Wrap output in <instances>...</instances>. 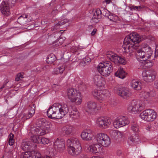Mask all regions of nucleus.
Returning a JSON list of instances; mask_svg holds the SVG:
<instances>
[{"label": "nucleus", "instance_id": "obj_57", "mask_svg": "<svg viewBox=\"0 0 158 158\" xmlns=\"http://www.w3.org/2000/svg\"><path fill=\"white\" fill-rule=\"evenodd\" d=\"M91 158H103L102 157H101L99 156H93Z\"/></svg>", "mask_w": 158, "mask_h": 158}, {"label": "nucleus", "instance_id": "obj_54", "mask_svg": "<svg viewBox=\"0 0 158 158\" xmlns=\"http://www.w3.org/2000/svg\"><path fill=\"white\" fill-rule=\"evenodd\" d=\"M86 158V156L83 154H81L80 157V158Z\"/></svg>", "mask_w": 158, "mask_h": 158}, {"label": "nucleus", "instance_id": "obj_9", "mask_svg": "<svg viewBox=\"0 0 158 158\" xmlns=\"http://www.w3.org/2000/svg\"><path fill=\"white\" fill-rule=\"evenodd\" d=\"M156 113L152 109H147L143 111L140 114V117L143 120L148 122H152L156 118Z\"/></svg>", "mask_w": 158, "mask_h": 158}, {"label": "nucleus", "instance_id": "obj_49", "mask_svg": "<svg viewBox=\"0 0 158 158\" xmlns=\"http://www.w3.org/2000/svg\"><path fill=\"white\" fill-rule=\"evenodd\" d=\"M9 82V81L7 80L6 81L5 83L0 88V92H1L3 89L6 86L7 83Z\"/></svg>", "mask_w": 158, "mask_h": 158}, {"label": "nucleus", "instance_id": "obj_35", "mask_svg": "<svg viewBox=\"0 0 158 158\" xmlns=\"http://www.w3.org/2000/svg\"><path fill=\"white\" fill-rule=\"evenodd\" d=\"M107 17L110 21L113 22L116 21L118 19V17L115 15H110Z\"/></svg>", "mask_w": 158, "mask_h": 158}, {"label": "nucleus", "instance_id": "obj_14", "mask_svg": "<svg viewBox=\"0 0 158 158\" xmlns=\"http://www.w3.org/2000/svg\"><path fill=\"white\" fill-rule=\"evenodd\" d=\"M129 123V121L127 117L120 116L114 120L113 125L115 128H118L128 125Z\"/></svg>", "mask_w": 158, "mask_h": 158}, {"label": "nucleus", "instance_id": "obj_41", "mask_svg": "<svg viewBox=\"0 0 158 158\" xmlns=\"http://www.w3.org/2000/svg\"><path fill=\"white\" fill-rule=\"evenodd\" d=\"M65 67L64 65H62L60 67L57 68L56 69V71L58 72V73H63V72L65 70Z\"/></svg>", "mask_w": 158, "mask_h": 158}, {"label": "nucleus", "instance_id": "obj_17", "mask_svg": "<svg viewBox=\"0 0 158 158\" xmlns=\"http://www.w3.org/2000/svg\"><path fill=\"white\" fill-rule=\"evenodd\" d=\"M55 149L57 151L62 152L65 149V142L62 139L57 138L54 141L53 145Z\"/></svg>", "mask_w": 158, "mask_h": 158}, {"label": "nucleus", "instance_id": "obj_33", "mask_svg": "<svg viewBox=\"0 0 158 158\" xmlns=\"http://www.w3.org/2000/svg\"><path fill=\"white\" fill-rule=\"evenodd\" d=\"M142 98L144 100L143 101L145 102V103L150 100V95L149 92H144L142 93Z\"/></svg>", "mask_w": 158, "mask_h": 158}, {"label": "nucleus", "instance_id": "obj_43", "mask_svg": "<svg viewBox=\"0 0 158 158\" xmlns=\"http://www.w3.org/2000/svg\"><path fill=\"white\" fill-rule=\"evenodd\" d=\"M143 7L141 6H132L130 7V10H139L142 9Z\"/></svg>", "mask_w": 158, "mask_h": 158}, {"label": "nucleus", "instance_id": "obj_19", "mask_svg": "<svg viewBox=\"0 0 158 158\" xmlns=\"http://www.w3.org/2000/svg\"><path fill=\"white\" fill-rule=\"evenodd\" d=\"M94 132L90 129L83 131L81 134V136L82 139L84 141L91 140L94 138Z\"/></svg>", "mask_w": 158, "mask_h": 158}, {"label": "nucleus", "instance_id": "obj_48", "mask_svg": "<svg viewBox=\"0 0 158 158\" xmlns=\"http://www.w3.org/2000/svg\"><path fill=\"white\" fill-rule=\"evenodd\" d=\"M29 108H30L29 112L30 113H31L32 114H34L35 113V110L34 109V107H32V106L31 107L29 106Z\"/></svg>", "mask_w": 158, "mask_h": 158}, {"label": "nucleus", "instance_id": "obj_44", "mask_svg": "<svg viewBox=\"0 0 158 158\" xmlns=\"http://www.w3.org/2000/svg\"><path fill=\"white\" fill-rule=\"evenodd\" d=\"M68 22L69 20L67 19H64L59 22L57 23H59V26L60 27V26L64 25V24Z\"/></svg>", "mask_w": 158, "mask_h": 158}, {"label": "nucleus", "instance_id": "obj_27", "mask_svg": "<svg viewBox=\"0 0 158 158\" xmlns=\"http://www.w3.org/2000/svg\"><path fill=\"white\" fill-rule=\"evenodd\" d=\"M115 75L119 78L123 79L126 77V73L123 68H120L115 73Z\"/></svg>", "mask_w": 158, "mask_h": 158}, {"label": "nucleus", "instance_id": "obj_2", "mask_svg": "<svg viewBox=\"0 0 158 158\" xmlns=\"http://www.w3.org/2000/svg\"><path fill=\"white\" fill-rule=\"evenodd\" d=\"M140 40V36L137 33H131L125 38L123 48L124 51L131 53L137 49Z\"/></svg>", "mask_w": 158, "mask_h": 158}, {"label": "nucleus", "instance_id": "obj_3", "mask_svg": "<svg viewBox=\"0 0 158 158\" xmlns=\"http://www.w3.org/2000/svg\"><path fill=\"white\" fill-rule=\"evenodd\" d=\"M68 152L73 156H77L81 152L82 147L79 140L77 138H72L66 141Z\"/></svg>", "mask_w": 158, "mask_h": 158}, {"label": "nucleus", "instance_id": "obj_32", "mask_svg": "<svg viewBox=\"0 0 158 158\" xmlns=\"http://www.w3.org/2000/svg\"><path fill=\"white\" fill-rule=\"evenodd\" d=\"M27 152H30L31 156H32V158H42L44 157H42L40 153L38 152H35L34 151Z\"/></svg>", "mask_w": 158, "mask_h": 158}, {"label": "nucleus", "instance_id": "obj_47", "mask_svg": "<svg viewBox=\"0 0 158 158\" xmlns=\"http://www.w3.org/2000/svg\"><path fill=\"white\" fill-rule=\"evenodd\" d=\"M91 60V59L88 57H85V58H84L83 60V61L84 62L85 64L86 63H88Z\"/></svg>", "mask_w": 158, "mask_h": 158}, {"label": "nucleus", "instance_id": "obj_53", "mask_svg": "<svg viewBox=\"0 0 158 158\" xmlns=\"http://www.w3.org/2000/svg\"><path fill=\"white\" fill-rule=\"evenodd\" d=\"M154 86L155 88L158 89V81H156L154 83Z\"/></svg>", "mask_w": 158, "mask_h": 158}, {"label": "nucleus", "instance_id": "obj_7", "mask_svg": "<svg viewBox=\"0 0 158 158\" xmlns=\"http://www.w3.org/2000/svg\"><path fill=\"white\" fill-rule=\"evenodd\" d=\"M145 102L143 101L133 100L127 107V110L130 112L137 114L140 112L143 109Z\"/></svg>", "mask_w": 158, "mask_h": 158}, {"label": "nucleus", "instance_id": "obj_34", "mask_svg": "<svg viewBox=\"0 0 158 158\" xmlns=\"http://www.w3.org/2000/svg\"><path fill=\"white\" fill-rule=\"evenodd\" d=\"M14 135L13 134L10 133L9 137V144L10 146L12 145L14 143L15 140L14 139Z\"/></svg>", "mask_w": 158, "mask_h": 158}, {"label": "nucleus", "instance_id": "obj_16", "mask_svg": "<svg viewBox=\"0 0 158 158\" xmlns=\"http://www.w3.org/2000/svg\"><path fill=\"white\" fill-rule=\"evenodd\" d=\"M92 94L96 99L102 100L110 97V94L107 90H95L92 92Z\"/></svg>", "mask_w": 158, "mask_h": 158}, {"label": "nucleus", "instance_id": "obj_26", "mask_svg": "<svg viewBox=\"0 0 158 158\" xmlns=\"http://www.w3.org/2000/svg\"><path fill=\"white\" fill-rule=\"evenodd\" d=\"M28 15L25 14L22 15L20 16L17 20V22L21 25H23L27 23Z\"/></svg>", "mask_w": 158, "mask_h": 158}, {"label": "nucleus", "instance_id": "obj_28", "mask_svg": "<svg viewBox=\"0 0 158 158\" xmlns=\"http://www.w3.org/2000/svg\"><path fill=\"white\" fill-rule=\"evenodd\" d=\"M56 57L53 54L48 55L46 61L48 64H50L53 63L56 60Z\"/></svg>", "mask_w": 158, "mask_h": 158}, {"label": "nucleus", "instance_id": "obj_59", "mask_svg": "<svg viewBox=\"0 0 158 158\" xmlns=\"http://www.w3.org/2000/svg\"><path fill=\"white\" fill-rule=\"evenodd\" d=\"M51 158V157L48 156H47L45 157H44V158Z\"/></svg>", "mask_w": 158, "mask_h": 158}, {"label": "nucleus", "instance_id": "obj_10", "mask_svg": "<svg viewBox=\"0 0 158 158\" xmlns=\"http://www.w3.org/2000/svg\"><path fill=\"white\" fill-rule=\"evenodd\" d=\"M96 140L99 144L104 147H108L110 144V139L106 134L99 133L96 136Z\"/></svg>", "mask_w": 158, "mask_h": 158}, {"label": "nucleus", "instance_id": "obj_4", "mask_svg": "<svg viewBox=\"0 0 158 158\" xmlns=\"http://www.w3.org/2000/svg\"><path fill=\"white\" fill-rule=\"evenodd\" d=\"M152 54L151 48L147 44H142V48L138 49L136 53V58L138 60L143 59L146 66H151L152 63L147 60L150 58Z\"/></svg>", "mask_w": 158, "mask_h": 158}, {"label": "nucleus", "instance_id": "obj_22", "mask_svg": "<svg viewBox=\"0 0 158 158\" xmlns=\"http://www.w3.org/2000/svg\"><path fill=\"white\" fill-rule=\"evenodd\" d=\"M130 85L131 88L135 90H139L142 88L141 82L135 80H132Z\"/></svg>", "mask_w": 158, "mask_h": 158}, {"label": "nucleus", "instance_id": "obj_38", "mask_svg": "<svg viewBox=\"0 0 158 158\" xmlns=\"http://www.w3.org/2000/svg\"><path fill=\"white\" fill-rule=\"evenodd\" d=\"M30 152H25L22 153L21 157V158H32V156H31V153Z\"/></svg>", "mask_w": 158, "mask_h": 158}, {"label": "nucleus", "instance_id": "obj_39", "mask_svg": "<svg viewBox=\"0 0 158 158\" xmlns=\"http://www.w3.org/2000/svg\"><path fill=\"white\" fill-rule=\"evenodd\" d=\"M99 17H97V16H95V15L94 14L91 22L92 23L94 24L97 23L99 21Z\"/></svg>", "mask_w": 158, "mask_h": 158}, {"label": "nucleus", "instance_id": "obj_31", "mask_svg": "<svg viewBox=\"0 0 158 158\" xmlns=\"http://www.w3.org/2000/svg\"><path fill=\"white\" fill-rule=\"evenodd\" d=\"M131 128L132 131L136 133H138L139 131V126L137 123L135 122H133L132 123Z\"/></svg>", "mask_w": 158, "mask_h": 158}, {"label": "nucleus", "instance_id": "obj_18", "mask_svg": "<svg viewBox=\"0 0 158 158\" xmlns=\"http://www.w3.org/2000/svg\"><path fill=\"white\" fill-rule=\"evenodd\" d=\"M101 108V107L98 106L96 102L89 101L87 103L86 111L91 113L99 110Z\"/></svg>", "mask_w": 158, "mask_h": 158}, {"label": "nucleus", "instance_id": "obj_40", "mask_svg": "<svg viewBox=\"0 0 158 158\" xmlns=\"http://www.w3.org/2000/svg\"><path fill=\"white\" fill-rule=\"evenodd\" d=\"M118 131L111 130L110 131L109 133L112 137L115 139L116 136Z\"/></svg>", "mask_w": 158, "mask_h": 158}, {"label": "nucleus", "instance_id": "obj_23", "mask_svg": "<svg viewBox=\"0 0 158 158\" xmlns=\"http://www.w3.org/2000/svg\"><path fill=\"white\" fill-rule=\"evenodd\" d=\"M21 147L22 149L27 152L30 151L28 150H31L32 148V144L29 141H23L22 143Z\"/></svg>", "mask_w": 158, "mask_h": 158}, {"label": "nucleus", "instance_id": "obj_42", "mask_svg": "<svg viewBox=\"0 0 158 158\" xmlns=\"http://www.w3.org/2000/svg\"><path fill=\"white\" fill-rule=\"evenodd\" d=\"M102 14V12L101 10L99 9H97L95 12L94 13V14L95 16H97V17H99L100 18V15Z\"/></svg>", "mask_w": 158, "mask_h": 158}, {"label": "nucleus", "instance_id": "obj_56", "mask_svg": "<svg viewBox=\"0 0 158 158\" xmlns=\"http://www.w3.org/2000/svg\"><path fill=\"white\" fill-rule=\"evenodd\" d=\"M57 12V10H53L52 11V14H54L55 13H56Z\"/></svg>", "mask_w": 158, "mask_h": 158}, {"label": "nucleus", "instance_id": "obj_24", "mask_svg": "<svg viewBox=\"0 0 158 158\" xmlns=\"http://www.w3.org/2000/svg\"><path fill=\"white\" fill-rule=\"evenodd\" d=\"M139 141V138L136 135H131L128 137L127 143L129 145L133 146Z\"/></svg>", "mask_w": 158, "mask_h": 158}, {"label": "nucleus", "instance_id": "obj_1", "mask_svg": "<svg viewBox=\"0 0 158 158\" xmlns=\"http://www.w3.org/2000/svg\"><path fill=\"white\" fill-rule=\"evenodd\" d=\"M69 111L67 105L64 103H56L49 107L47 114L48 118L55 119H61Z\"/></svg>", "mask_w": 158, "mask_h": 158}, {"label": "nucleus", "instance_id": "obj_8", "mask_svg": "<svg viewBox=\"0 0 158 158\" xmlns=\"http://www.w3.org/2000/svg\"><path fill=\"white\" fill-rule=\"evenodd\" d=\"M99 73L104 76H109L113 70L112 64L110 61H105L100 63L97 67Z\"/></svg>", "mask_w": 158, "mask_h": 158}, {"label": "nucleus", "instance_id": "obj_13", "mask_svg": "<svg viewBox=\"0 0 158 158\" xmlns=\"http://www.w3.org/2000/svg\"><path fill=\"white\" fill-rule=\"evenodd\" d=\"M142 75L143 79L145 81L151 83L155 79L156 73L154 70H148L143 71Z\"/></svg>", "mask_w": 158, "mask_h": 158}, {"label": "nucleus", "instance_id": "obj_45", "mask_svg": "<svg viewBox=\"0 0 158 158\" xmlns=\"http://www.w3.org/2000/svg\"><path fill=\"white\" fill-rule=\"evenodd\" d=\"M60 28L59 26V23L55 24L52 27L51 30L52 31H54Z\"/></svg>", "mask_w": 158, "mask_h": 158}, {"label": "nucleus", "instance_id": "obj_58", "mask_svg": "<svg viewBox=\"0 0 158 158\" xmlns=\"http://www.w3.org/2000/svg\"><path fill=\"white\" fill-rule=\"evenodd\" d=\"M156 52H158V45L156 47Z\"/></svg>", "mask_w": 158, "mask_h": 158}, {"label": "nucleus", "instance_id": "obj_55", "mask_svg": "<svg viewBox=\"0 0 158 158\" xmlns=\"http://www.w3.org/2000/svg\"><path fill=\"white\" fill-rule=\"evenodd\" d=\"M104 2H106L107 4H109L111 2V0H105Z\"/></svg>", "mask_w": 158, "mask_h": 158}, {"label": "nucleus", "instance_id": "obj_5", "mask_svg": "<svg viewBox=\"0 0 158 158\" xmlns=\"http://www.w3.org/2000/svg\"><path fill=\"white\" fill-rule=\"evenodd\" d=\"M46 120L44 118L38 120L36 122L37 127H33L31 129V134L43 135L49 131V127L47 126Z\"/></svg>", "mask_w": 158, "mask_h": 158}, {"label": "nucleus", "instance_id": "obj_37", "mask_svg": "<svg viewBox=\"0 0 158 158\" xmlns=\"http://www.w3.org/2000/svg\"><path fill=\"white\" fill-rule=\"evenodd\" d=\"M40 139V143H41L43 144H48L50 142V140L49 139L45 137L41 138Z\"/></svg>", "mask_w": 158, "mask_h": 158}, {"label": "nucleus", "instance_id": "obj_29", "mask_svg": "<svg viewBox=\"0 0 158 158\" xmlns=\"http://www.w3.org/2000/svg\"><path fill=\"white\" fill-rule=\"evenodd\" d=\"M33 136H31V140L34 142L37 143H39L40 142V139L41 138H40L39 136H41L40 135L37 134H32Z\"/></svg>", "mask_w": 158, "mask_h": 158}, {"label": "nucleus", "instance_id": "obj_6", "mask_svg": "<svg viewBox=\"0 0 158 158\" xmlns=\"http://www.w3.org/2000/svg\"><path fill=\"white\" fill-rule=\"evenodd\" d=\"M66 95L70 101L76 105H80L82 101L81 94L73 88H69L66 91Z\"/></svg>", "mask_w": 158, "mask_h": 158}, {"label": "nucleus", "instance_id": "obj_51", "mask_svg": "<svg viewBox=\"0 0 158 158\" xmlns=\"http://www.w3.org/2000/svg\"><path fill=\"white\" fill-rule=\"evenodd\" d=\"M31 113H30V112H29L27 116H26L27 119H29L34 114H31Z\"/></svg>", "mask_w": 158, "mask_h": 158}, {"label": "nucleus", "instance_id": "obj_36", "mask_svg": "<svg viewBox=\"0 0 158 158\" xmlns=\"http://www.w3.org/2000/svg\"><path fill=\"white\" fill-rule=\"evenodd\" d=\"M23 76V73H18L16 76L15 79V81H18L19 80H21L22 79L24 78Z\"/></svg>", "mask_w": 158, "mask_h": 158}, {"label": "nucleus", "instance_id": "obj_11", "mask_svg": "<svg viewBox=\"0 0 158 158\" xmlns=\"http://www.w3.org/2000/svg\"><path fill=\"white\" fill-rule=\"evenodd\" d=\"M112 123V120L107 117H101L98 118L96 121L98 126L100 128L106 129L109 127Z\"/></svg>", "mask_w": 158, "mask_h": 158}, {"label": "nucleus", "instance_id": "obj_30", "mask_svg": "<svg viewBox=\"0 0 158 158\" xmlns=\"http://www.w3.org/2000/svg\"><path fill=\"white\" fill-rule=\"evenodd\" d=\"M63 129L65 134L69 135L73 131V128L72 126H66L64 127Z\"/></svg>", "mask_w": 158, "mask_h": 158}, {"label": "nucleus", "instance_id": "obj_50", "mask_svg": "<svg viewBox=\"0 0 158 158\" xmlns=\"http://www.w3.org/2000/svg\"><path fill=\"white\" fill-rule=\"evenodd\" d=\"M146 130L148 131H150L152 130V127L151 125H148L146 127Z\"/></svg>", "mask_w": 158, "mask_h": 158}, {"label": "nucleus", "instance_id": "obj_25", "mask_svg": "<svg viewBox=\"0 0 158 158\" xmlns=\"http://www.w3.org/2000/svg\"><path fill=\"white\" fill-rule=\"evenodd\" d=\"M69 115L70 117L73 119H77L80 117V113L77 109L75 108L69 112Z\"/></svg>", "mask_w": 158, "mask_h": 158}, {"label": "nucleus", "instance_id": "obj_12", "mask_svg": "<svg viewBox=\"0 0 158 158\" xmlns=\"http://www.w3.org/2000/svg\"><path fill=\"white\" fill-rule=\"evenodd\" d=\"M106 56L108 59L115 63H118L123 64H126V61L124 58L118 56L112 52H108L106 54Z\"/></svg>", "mask_w": 158, "mask_h": 158}, {"label": "nucleus", "instance_id": "obj_20", "mask_svg": "<svg viewBox=\"0 0 158 158\" xmlns=\"http://www.w3.org/2000/svg\"><path fill=\"white\" fill-rule=\"evenodd\" d=\"M102 147L98 144L89 145L87 148V150L93 154H96L101 152L102 151Z\"/></svg>", "mask_w": 158, "mask_h": 158}, {"label": "nucleus", "instance_id": "obj_46", "mask_svg": "<svg viewBox=\"0 0 158 158\" xmlns=\"http://www.w3.org/2000/svg\"><path fill=\"white\" fill-rule=\"evenodd\" d=\"M123 136V133L120 131H118L117 134L115 139H120L122 138Z\"/></svg>", "mask_w": 158, "mask_h": 158}, {"label": "nucleus", "instance_id": "obj_52", "mask_svg": "<svg viewBox=\"0 0 158 158\" xmlns=\"http://www.w3.org/2000/svg\"><path fill=\"white\" fill-rule=\"evenodd\" d=\"M97 31V30L96 29H95V28L94 29H93V31L91 33V35H94L95 34Z\"/></svg>", "mask_w": 158, "mask_h": 158}, {"label": "nucleus", "instance_id": "obj_15", "mask_svg": "<svg viewBox=\"0 0 158 158\" xmlns=\"http://www.w3.org/2000/svg\"><path fill=\"white\" fill-rule=\"evenodd\" d=\"M115 92L119 96L124 99H127L132 95L130 90L127 88H119L114 89Z\"/></svg>", "mask_w": 158, "mask_h": 158}, {"label": "nucleus", "instance_id": "obj_21", "mask_svg": "<svg viewBox=\"0 0 158 158\" xmlns=\"http://www.w3.org/2000/svg\"><path fill=\"white\" fill-rule=\"evenodd\" d=\"M94 83L98 87L103 86L105 84V80L100 75H96L94 78Z\"/></svg>", "mask_w": 158, "mask_h": 158}]
</instances>
